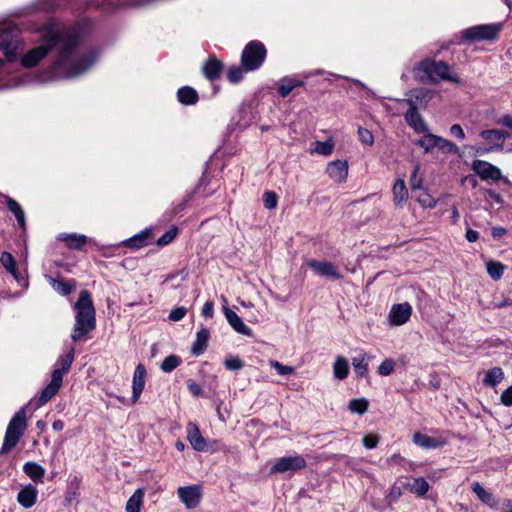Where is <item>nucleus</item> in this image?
Instances as JSON below:
<instances>
[{"label": "nucleus", "instance_id": "nucleus-1", "mask_svg": "<svg viewBox=\"0 0 512 512\" xmlns=\"http://www.w3.org/2000/svg\"><path fill=\"white\" fill-rule=\"evenodd\" d=\"M81 43L78 29L61 28L57 23H47L41 28V44L28 50L20 59L22 67H36L47 55L58 47V58L50 66L54 78L71 79L90 69L98 59V52L90 50L80 56L76 63L72 58Z\"/></svg>", "mask_w": 512, "mask_h": 512}, {"label": "nucleus", "instance_id": "nucleus-2", "mask_svg": "<svg viewBox=\"0 0 512 512\" xmlns=\"http://www.w3.org/2000/svg\"><path fill=\"white\" fill-rule=\"evenodd\" d=\"M74 310L76 316L71 339L73 342H77L96 328V312L91 293L88 290L80 291L78 300L74 304Z\"/></svg>", "mask_w": 512, "mask_h": 512}, {"label": "nucleus", "instance_id": "nucleus-3", "mask_svg": "<svg viewBox=\"0 0 512 512\" xmlns=\"http://www.w3.org/2000/svg\"><path fill=\"white\" fill-rule=\"evenodd\" d=\"M32 406V401L21 407L11 418L4 437L0 455L10 452L19 442L27 428L26 409Z\"/></svg>", "mask_w": 512, "mask_h": 512}, {"label": "nucleus", "instance_id": "nucleus-4", "mask_svg": "<svg viewBox=\"0 0 512 512\" xmlns=\"http://www.w3.org/2000/svg\"><path fill=\"white\" fill-rule=\"evenodd\" d=\"M21 30L15 24L0 27V51L8 62L18 59V50L22 45Z\"/></svg>", "mask_w": 512, "mask_h": 512}, {"label": "nucleus", "instance_id": "nucleus-5", "mask_svg": "<svg viewBox=\"0 0 512 512\" xmlns=\"http://www.w3.org/2000/svg\"><path fill=\"white\" fill-rule=\"evenodd\" d=\"M503 28V23L481 24L469 27L460 32L458 44L474 43L477 41H494L498 39L499 33Z\"/></svg>", "mask_w": 512, "mask_h": 512}, {"label": "nucleus", "instance_id": "nucleus-6", "mask_svg": "<svg viewBox=\"0 0 512 512\" xmlns=\"http://www.w3.org/2000/svg\"><path fill=\"white\" fill-rule=\"evenodd\" d=\"M267 56L265 45L259 40L248 42L242 50L240 63L246 72L259 69Z\"/></svg>", "mask_w": 512, "mask_h": 512}, {"label": "nucleus", "instance_id": "nucleus-7", "mask_svg": "<svg viewBox=\"0 0 512 512\" xmlns=\"http://www.w3.org/2000/svg\"><path fill=\"white\" fill-rule=\"evenodd\" d=\"M471 169L483 181H503L505 184H510L508 178L502 175L501 169L490 162L476 159L472 162Z\"/></svg>", "mask_w": 512, "mask_h": 512}, {"label": "nucleus", "instance_id": "nucleus-8", "mask_svg": "<svg viewBox=\"0 0 512 512\" xmlns=\"http://www.w3.org/2000/svg\"><path fill=\"white\" fill-rule=\"evenodd\" d=\"M435 66V60L425 58L417 62L412 68V73L415 81L421 84H438L439 78L433 75V68Z\"/></svg>", "mask_w": 512, "mask_h": 512}, {"label": "nucleus", "instance_id": "nucleus-9", "mask_svg": "<svg viewBox=\"0 0 512 512\" xmlns=\"http://www.w3.org/2000/svg\"><path fill=\"white\" fill-rule=\"evenodd\" d=\"M389 99L393 100L392 98ZM394 100L405 102L409 106L408 110L404 114L405 122L409 127H411L416 133H426V135L430 133L428 125L425 123L424 119L419 113V109L413 105L411 100Z\"/></svg>", "mask_w": 512, "mask_h": 512}, {"label": "nucleus", "instance_id": "nucleus-10", "mask_svg": "<svg viewBox=\"0 0 512 512\" xmlns=\"http://www.w3.org/2000/svg\"><path fill=\"white\" fill-rule=\"evenodd\" d=\"M306 460L300 456H284L276 460L271 467L270 473H285L287 471H297L306 467Z\"/></svg>", "mask_w": 512, "mask_h": 512}, {"label": "nucleus", "instance_id": "nucleus-11", "mask_svg": "<svg viewBox=\"0 0 512 512\" xmlns=\"http://www.w3.org/2000/svg\"><path fill=\"white\" fill-rule=\"evenodd\" d=\"M61 385L60 373L52 374L50 383L41 390L40 396L35 403L32 402L33 409L36 410L50 401L58 393Z\"/></svg>", "mask_w": 512, "mask_h": 512}, {"label": "nucleus", "instance_id": "nucleus-12", "mask_svg": "<svg viewBox=\"0 0 512 512\" xmlns=\"http://www.w3.org/2000/svg\"><path fill=\"white\" fill-rule=\"evenodd\" d=\"M435 95V90L426 87H420L407 91L406 96H409V98H406L405 100H411L417 109H426Z\"/></svg>", "mask_w": 512, "mask_h": 512}, {"label": "nucleus", "instance_id": "nucleus-13", "mask_svg": "<svg viewBox=\"0 0 512 512\" xmlns=\"http://www.w3.org/2000/svg\"><path fill=\"white\" fill-rule=\"evenodd\" d=\"M178 496L188 509L196 508L202 498V487L200 485L180 487Z\"/></svg>", "mask_w": 512, "mask_h": 512}, {"label": "nucleus", "instance_id": "nucleus-14", "mask_svg": "<svg viewBox=\"0 0 512 512\" xmlns=\"http://www.w3.org/2000/svg\"><path fill=\"white\" fill-rule=\"evenodd\" d=\"M412 314V307L408 302L394 304L389 312L390 324L401 326L405 324Z\"/></svg>", "mask_w": 512, "mask_h": 512}, {"label": "nucleus", "instance_id": "nucleus-15", "mask_svg": "<svg viewBox=\"0 0 512 512\" xmlns=\"http://www.w3.org/2000/svg\"><path fill=\"white\" fill-rule=\"evenodd\" d=\"M426 137L431 141L430 147H426V152H430L434 147H437L443 152L457 154L460 158L463 157V152H461L459 147L452 141L432 133H428Z\"/></svg>", "mask_w": 512, "mask_h": 512}, {"label": "nucleus", "instance_id": "nucleus-16", "mask_svg": "<svg viewBox=\"0 0 512 512\" xmlns=\"http://www.w3.org/2000/svg\"><path fill=\"white\" fill-rule=\"evenodd\" d=\"M224 70L223 62L215 55H211L202 65V73L206 79L213 82L220 79Z\"/></svg>", "mask_w": 512, "mask_h": 512}, {"label": "nucleus", "instance_id": "nucleus-17", "mask_svg": "<svg viewBox=\"0 0 512 512\" xmlns=\"http://www.w3.org/2000/svg\"><path fill=\"white\" fill-rule=\"evenodd\" d=\"M147 370L144 364L139 363L133 374L131 402L136 403L140 398L146 383Z\"/></svg>", "mask_w": 512, "mask_h": 512}, {"label": "nucleus", "instance_id": "nucleus-18", "mask_svg": "<svg viewBox=\"0 0 512 512\" xmlns=\"http://www.w3.org/2000/svg\"><path fill=\"white\" fill-rule=\"evenodd\" d=\"M223 313L229 325L239 334L252 337V330L245 325L242 318L228 306H223Z\"/></svg>", "mask_w": 512, "mask_h": 512}, {"label": "nucleus", "instance_id": "nucleus-19", "mask_svg": "<svg viewBox=\"0 0 512 512\" xmlns=\"http://www.w3.org/2000/svg\"><path fill=\"white\" fill-rule=\"evenodd\" d=\"M308 265L320 276L330 277L334 280L343 278L337 267L329 261L311 260Z\"/></svg>", "mask_w": 512, "mask_h": 512}, {"label": "nucleus", "instance_id": "nucleus-20", "mask_svg": "<svg viewBox=\"0 0 512 512\" xmlns=\"http://www.w3.org/2000/svg\"><path fill=\"white\" fill-rule=\"evenodd\" d=\"M187 440L192 448L196 451H206V439L202 436L198 425L194 422H189L187 425Z\"/></svg>", "mask_w": 512, "mask_h": 512}, {"label": "nucleus", "instance_id": "nucleus-21", "mask_svg": "<svg viewBox=\"0 0 512 512\" xmlns=\"http://www.w3.org/2000/svg\"><path fill=\"white\" fill-rule=\"evenodd\" d=\"M326 172L335 182H344L348 176V162L339 159L332 161L328 164Z\"/></svg>", "mask_w": 512, "mask_h": 512}, {"label": "nucleus", "instance_id": "nucleus-22", "mask_svg": "<svg viewBox=\"0 0 512 512\" xmlns=\"http://www.w3.org/2000/svg\"><path fill=\"white\" fill-rule=\"evenodd\" d=\"M155 235L152 227H147L139 233L130 236V250H138L154 243Z\"/></svg>", "mask_w": 512, "mask_h": 512}, {"label": "nucleus", "instance_id": "nucleus-23", "mask_svg": "<svg viewBox=\"0 0 512 512\" xmlns=\"http://www.w3.org/2000/svg\"><path fill=\"white\" fill-rule=\"evenodd\" d=\"M413 442L417 446H420L425 449H435L439 447H443L447 441L438 437H431L421 432H415L413 434Z\"/></svg>", "mask_w": 512, "mask_h": 512}, {"label": "nucleus", "instance_id": "nucleus-24", "mask_svg": "<svg viewBox=\"0 0 512 512\" xmlns=\"http://www.w3.org/2000/svg\"><path fill=\"white\" fill-rule=\"evenodd\" d=\"M37 495L38 491L36 487L32 484H29L19 491L17 495V501L22 507L29 509L36 503Z\"/></svg>", "mask_w": 512, "mask_h": 512}, {"label": "nucleus", "instance_id": "nucleus-25", "mask_svg": "<svg viewBox=\"0 0 512 512\" xmlns=\"http://www.w3.org/2000/svg\"><path fill=\"white\" fill-rule=\"evenodd\" d=\"M177 100L184 106H192L198 103L199 94L196 89L191 86L185 85L177 90Z\"/></svg>", "mask_w": 512, "mask_h": 512}, {"label": "nucleus", "instance_id": "nucleus-26", "mask_svg": "<svg viewBox=\"0 0 512 512\" xmlns=\"http://www.w3.org/2000/svg\"><path fill=\"white\" fill-rule=\"evenodd\" d=\"M74 355H75L74 347H71L65 355H61L57 359V361L55 363V368L52 371V374H55L56 372L60 373V378L63 381V375L65 373H67L72 366V363L74 361Z\"/></svg>", "mask_w": 512, "mask_h": 512}, {"label": "nucleus", "instance_id": "nucleus-27", "mask_svg": "<svg viewBox=\"0 0 512 512\" xmlns=\"http://www.w3.org/2000/svg\"><path fill=\"white\" fill-rule=\"evenodd\" d=\"M210 338V331L208 328L202 327L196 335V340L192 344L191 353L195 356H199L204 353L208 347V341Z\"/></svg>", "mask_w": 512, "mask_h": 512}, {"label": "nucleus", "instance_id": "nucleus-28", "mask_svg": "<svg viewBox=\"0 0 512 512\" xmlns=\"http://www.w3.org/2000/svg\"><path fill=\"white\" fill-rule=\"evenodd\" d=\"M58 239L64 241L66 243V246L72 250H82L88 241L87 236L77 233H63L60 234Z\"/></svg>", "mask_w": 512, "mask_h": 512}, {"label": "nucleus", "instance_id": "nucleus-29", "mask_svg": "<svg viewBox=\"0 0 512 512\" xmlns=\"http://www.w3.org/2000/svg\"><path fill=\"white\" fill-rule=\"evenodd\" d=\"M394 204L402 208L408 200V189L403 179H397L392 188Z\"/></svg>", "mask_w": 512, "mask_h": 512}, {"label": "nucleus", "instance_id": "nucleus-30", "mask_svg": "<svg viewBox=\"0 0 512 512\" xmlns=\"http://www.w3.org/2000/svg\"><path fill=\"white\" fill-rule=\"evenodd\" d=\"M49 283L51 284L52 288L62 296L70 295L77 286L75 279H68L64 281L49 277Z\"/></svg>", "mask_w": 512, "mask_h": 512}, {"label": "nucleus", "instance_id": "nucleus-31", "mask_svg": "<svg viewBox=\"0 0 512 512\" xmlns=\"http://www.w3.org/2000/svg\"><path fill=\"white\" fill-rule=\"evenodd\" d=\"M6 205L11 213L14 214L17 223L19 227L22 230H26V219H25V213L21 207V205L12 197L5 196Z\"/></svg>", "mask_w": 512, "mask_h": 512}, {"label": "nucleus", "instance_id": "nucleus-32", "mask_svg": "<svg viewBox=\"0 0 512 512\" xmlns=\"http://www.w3.org/2000/svg\"><path fill=\"white\" fill-rule=\"evenodd\" d=\"M24 473L34 482H43L45 469L36 462H26L23 466Z\"/></svg>", "mask_w": 512, "mask_h": 512}, {"label": "nucleus", "instance_id": "nucleus-33", "mask_svg": "<svg viewBox=\"0 0 512 512\" xmlns=\"http://www.w3.org/2000/svg\"><path fill=\"white\" fill-rule=\"evenodd\" d=\"M504 379V372L500 367H493L489 369L483 379V385L486 387L494 388Z\"/></svg>", "mask_w": 512, "mask_h": 512}, {"label": "nucleus", "instance_id": "nucleus-34", "mask_svg": "<svg viewBox=\"0 0 512 512\" xmlns=\"http://www.w3.org/2000/svg\"><path fill=\"white\" fill-rule=\"evenodd\" d=\"M349 374V363L343 356H338L333 364V375L338 380L347 378Z\"/></svg>", "mask_w": 512, "mask_h": 512}, {"label": "nucleus", "instance_id": "nucleus-35", "mask_svg": "<svg viewBox=\"0 0 512 512\" xmlns=\"http://www.w3.org/2000/svg\"><path fill=\"white\" fill-rule=\"evenodd\" d=\"M472 491L477 495L478 499L489 506L494 505V496L492 493L486 491L478 482H474L471 486Z\"/></svg>", "mask_w": 512, "mask_h": 512}, {"label": "nucleus", "instance_id": "nucleus-36", "mask_svg": "<svg viewBox=\"0 0 512 512\" xmlns=\"http://www.w3.org/2000/svg\"><path fill=\"white\" fill-rule=\"evenodd\" d=\"M486 268L489 276L493 280L498 281L502 278L506 266L499 261L491 260L486 263Z\"/></svg>", "mask_w": 512, "mask_h": 512}, {"label": "nucleus", "instance_id": "nucleus-37", "mask_svg": "<svg viewBox=\"0 0 512 512\" xmlns=\"http://www.w3.org/2000/svg\"><path fill=\"white\" fill-rule=\"evenodd\" d=\"M366 360V354H360L358 357L352 359V365L354 367V371L356 377L362 378L367 375L368 372V363Z\"/></svg>", "mask_w": 512, "mask_h": 512}, {"label": "nucleus", "instance_id": "nucleus-38", "mask_svg": "<svg viewBox=\"0 0 512 512\" xmlns=\"http://www.w3.org/2000/svg\"><path fill=\"white\" fill-rule=\"evenodd\" d=\"M146 489L138 488L131 496H130V512H141L143 507V498L145 496Z\"/></svg>", "mask_w": 512, "mask_h": 512}, {"label": "nucleus", "instance_id": "nucleus-39", "mask_svg": "<svg viewBox=\"0 0 512 512\" xmlns=\"http://www.w3.org/2000/svg\"><path fill=\"white\" fill-rule=\"evenodd\" d=\"M180 229L176 225H172L168 231H166L161 237H159L155 244L159 247H164L169 245L174 241V239L178 236Z\"/></svg>", "mask_w": 512, "mask_h": 512}, {"label": "nucleus", "instance_id": "nucleus-40", "mask_svg": "<svg viewBox=\"0 0 512 512\" xmlns=\"http://www.w3.org/2000/svg\"><path fill=\"white\" fill-rule=\"evenodd\" d=\"M348 408L353 413L363 415L368 411L369 401L366 398H354L350 400Z\"/></svg>", "mask_w": 512, "mask_h": 512}, {"label": "nucleus", "instance_id": "nucleus-41", "mask_svg": "<svg viewBox=\"0 0 512 512\" xmlns=\"http://www.w3.org/2000/svg\"><path fill=\"white\" fill-rule=\"evenodd\" d=\"M181 362L182 360L179 356L171 354L164 358L160 368L165 373H171L181 364Z\"/></svg>", "mask_w": 512, "mask_h": 512}, {"label": "nucleus", "instance_id": "nucleus-42", "mask_svg": "<svg viewBox=\"0 0 512 512\" xmlns=\"http://www.w3.org/2000/svg\"><path fill=\"white\" fill-rule=\"evenodd\" d=\"M294 88V78L285 76L280 80L277 92L281 98H286Z\"/></svg>", "mask_w": 512, "mask_h": 512}, {"label": "nucleus", "instance_id": "nucleus-43", "mask_svg": "<svg viewBox=\"0 0 512 512\" xmlns=\"http://www.w3.org/2000/svg\"><path fill=\"white\" fill-rule=\"evenodd\" d=\"M464 148H470L471 150L474 151L473 156H479V155H483L485 153H490V152H495V151H497V152L503 151L504 144L496 142L489 147L465 145Z\"/></svg>", "mask_w": 512, "mask_h": 512}, {"label": "nucleus", "instance_id": "nucleus-44", "mask_svg": "<svg viewBox=\"0 0 512 512\" xmlns=\"http://www.w3.org/2000/svg\"><path fill=\"white\" fill-rule=\"evenodd\" d=\"M314 145H315L314 151L323 156L330 155L333 152V149L335 146L332 138H329L325 141L317 140L314 142Z\"/></svg>", "mask_w": 512, "mask_h": 512}, {"label": "nucleus", "instance_id": "nucleus-45", "mask_svg": "<svg viewBox=\"0 0 512 512\" xmlns=\"http://www.w3.org/2000/svg\"><path fill=\"white\" fill-rule=\"evenodd\" d=\"M244 72L246 71L243 69L241 64L240 66L232 65L227 71V79L232 84H237L243 80Z\"/></svg>", "mask_w": 512, "mask_h": 512}, {"label": "nucleus", "instance_id": "nucleus-46", "mask_svg": "<svg viewBox=\"0 0 512 512\" xmlns=\"http://www.w3.org/2000/svg\"><path fill=\"white\" fill-rule=\"evenodd\" d=\"M423 192L417 197V202L424 208V209H433L436 207L438 200L433 198L428 192L427 189H422Z\"/></svg>", "mask_w": 512, "mask_h": 512}, {"label": "nucleus", "instance_id": "nucleus-47", "mask_svg": "<svg viewBox=\"0 0 512 512\" xmlns=\"http://www.w3.org/2000/svg\"><path fill=\"white\" fill-rule=\"evenodd\" d=\"M449 64L443 60L435 61L433 75L439 78V81H445L449 75Z\"/></svg>", "mask_w": 512, "mask_h": 512}, {"label": "nucleus", "instance_id": "nucleus-48", "mask_svg": "<svg viewBox=\"0 0 512 512\" xmlns=\"http://www.w3.org/2000/svg\"><path fill=\"white\" fill-rule=\"evenodd\" d=\"M430 488L429 483L424 477H418L414 479V483L411 487V491L415 492L418 496L425 495Z\"/></svg>", "mask_w": 512, "mask_h": 512}, {"label": "nucleus", "instance_id": "nucleus-49", "mask_svg": "<svg viewBox=\"0 0 512 512\" xmlns=\"http://www.w3.org/2000/svg\"><path fill=\"white\" fill-rule=\"evenodd\" d=\"M0 262L7 272L12 273L13 269L17 267L15 257L8 251H3L0 255Z\"/></svg>", "mask_w": 512, "mask_h": 512}, {"label": "nucleus", "instance_id": "nucleus-50", "mask_svg": "<svg viewBox=\"0 0 512 512\" xmlns=\"http://www.w3.org/2000/svg\"><path fill=\"white\" fill-rule=\"evenodd\" d=\"M244 362L238 356L229 355L224 360V366L229 371H238L244 367Z\"/></svg>", "mask_w": 512, "mask_h": 512}, {"label": "nucleus", "instance_id": "nucleus-51", "mask_svg": "<svg viewBox=\"0 0 512 512\" xmlns=\"http://www.w3.org/2000/svg\"><path fill=\"white\" fill-rule=\"evenodd\" d=\"M395 368V361L392 358H386L381 362L378 367V374L381 376H389L393 373Z\"/></svg>", "mask_w": 512, "mask_h": 512}, {"label": "nucleus", "instance_id": "nucleus-52", "mask_svg": "<svg viewBox=\"0 0 512 512\" xmlns=\"http://www.w3.org/2000/svg\"><path fill=\"white\" fill-rule=\"evenodd\" d=\"M263 203L266 209H275L278 204V195L274 191H266L263 194Z\"/></svg>", "mask_w": 512, "mask_h": 512}, {"label": "nucleus", "instance_id": "nucleus-53", "mask_svg": "<svg viewBox=\"0 0 512 512\" xmlns=\"http://www.w3.org/2000/svg\"><path fill=\"white\" fill-rule=\"evenodd\" d=\"M358 138L364 145L372 146L374 144V136L373 133L364 127H359L358 131Z\"/></svg>", "mask_w": 512, "mask_h": 512}, {"label": "nucleus", "instance_id": "nucleus-54", "mask_svg": "<svg viewBox=\"0 0 512 512\" xmlns=\"http://www.w3.org/2000/svg\"><path fill=\"white\" fill-rule=\"evenodd\" d=\"M409 486V483H403L402 486H398L397 484H394L389 494L387 495L388 503H392L394 501H397L399 497L402 495V488H407Z\"/></svg>", "mask_w": 512, "mask_h": 512}, {"label": "nucleus", "instance_id": "nucleus-55", "mask_svg": "<svg viewBox=\"0 0 512 512\" xmlns=\"http://www.w3.org/2000/svg\"><path fill=\"white\" fill-rule=\"evenodd\" d=\"M380 441V436L378 434L370 433L363 437L362 444L366 449H374L377 447Z\"/></svg>", "mask_w": 512, "mask_h": 512}, {"label": "nucleus", "instance_id": "nucleus-56", "mask_svg": "<svg viewBox=\"0 0 512 512\" xmlns=\"http://www.w3.org/2000/svg\"><path fill=\"white\" fill-rule=\"evenodd\" d=\"M418 171H419V165H415V167L411 173L410 180H409L412 191H414L416 189H424V187L422 185V182H423L422 178L417 177Z\"/></svg>", "mask_w": 512, "mask_h": 512}, {"label": "nucleus", "instance_id": "nucleus-57", "mask_svg": "<svg viewBox=\"0 0 512 512\" xmlns=\"http://www.w3.org/2000/svg\"><path fill=\"white\" fill-rule=\"evenodd\" d=\"M270 364L271 367H273L280 375H287L295 372V368L293 366L283 365L276 360H272Z\"/></svg>", "mask_w": 512, "mask_h": 512}, {"label": "nucleus", "instance_id": "nucleus-58", "mask_svg": "<svg viewBox=\"0 0 512 512\" xmlns=\"http://www.w3.org/2000/svg\"><path fill=\"white\" fill-rule=\"evenodd\" d=\"M195 194H196V189H193L189 194H187L181 203H179L178 205L173 207V209L171 211V216H175V215L181 213L186 208L187 203L192 199V197Z\"/></svg>", "mask_w": 512, "mask_h": 512}, {"label": "nucleus", "instance_id": "nucleus-59", "mask_svg": "<svg viewBox=\"0 0 512 512\" xmlns=\"http://www.w3.org/2000/svg\"><path fill=\"white\" fill-rule=\"evenodd\" d=\"M187 313V309L185 307H176L171 310L169 314V320L177 322L182 320Z\"/></svg>", "mask_w": 512, "mask_h": 512}, {"label": "nucleus", "instance_id": "nucleus-60", "mask_svg": "<svg viewBox=\"0 0 512 512\" xmlns=\"http://www.w3.org/2000/svg\"><path fill=\"white\" fill-rule=\"evenodd\" d=\"M187 388H188L189 392L195 397H203L204 396V392H203L201 386L192 379H189L187 381Z\"/></svg>", "mask_w": 512, "mask_h": 512}, {"label": "nucleus", "instance_id": "nucleus-61", "mask_svg": "<svg viewBox=\"0 0 512 512\" xmlns=\"http://www.w3.org/2000/svg\"><path fill=\"white\" fill-rule=\"evenodd\" d=\"M481 191L484 193L486 200L491 199L494 200L496 203L503 205L504 199L496 191L492 189H481Z\"/></svg>", "mask_w": 512, "mask_h": 512}, {"label": "nucleus", "instance_id": "nucleus-62", "mask_svg": "<svg viewBox=\"0 0 512 512\" xmlns=\"http://www.w3.org/2000/svg\"><path fill=\"white\" fill-rule=\"evenodd\" d=\"M500 403L506 407L512 406V385L501 393Z\"/></svg>", "mask_w": 512, "mask_h": 512}, {"label": "nucleus", "instance_id": "nucleus-63", "mask_svg": "<svg viewBox=\"0 0 512 512\" xmlns=\"http://www.w3.org/2000/svg\"><path fill=\"white\" fill-rule=\"evenodd\" d=\"M13 278L16 280V282L23 288H28L29 286V283H28V279L25 278L17 269V267H15L13 269V272L10 273Z\"/></svg>", "mask_w": 512, "mask_h": 512}, {"label": "nucleus", "instance_id": "nucleus-64", "mask_svg": "<svg viewBox=\"0 0 512 512\" xmlns=\"http://www.w3.org/2000/svg\"><path fill=\"white\" fill-rule=\"evenodd\" d=\"M450 134L457 139H464L465 132L460 124H453L449 129Z\"/></svg>", "mask_w": 512, "mask_h": 512}]
</instances>
